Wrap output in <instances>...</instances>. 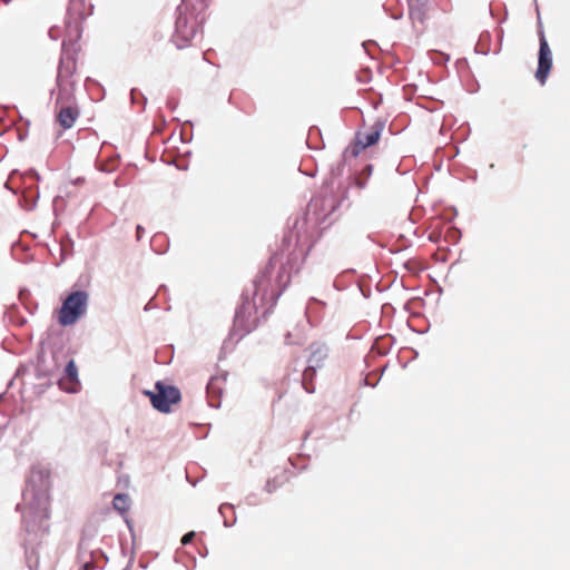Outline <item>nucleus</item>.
I'll return each instance as SVG.
<instances>
[{
	"mask_svg": "<svg viewBox=\"0 0 570 570\" xmlns=\"http://www.w3.org/2000/svg\"><path fill=\"white\" fill-rule=\"evenodd\" d=\"M57 383L62 391L76 393L79 386L78 370L73 360H69L63 370V375L57 374Z\"/></svg>",
	"mask_w": 570,
	"mask_h": 570,
	"instance_id": "obj_11",
	"label": "nucleus"
},
{
	"mask_svg": "<svg viewBox=\"0 0 570 570\" xmlns=\"http://www.w3.org/2000/svg\"><path fill=\"white\" fill-rule=\"evenodd\" d=\"M145 396L149 397L155 410L165 414L170 413L173 406L178 405L181 401L179 389L161 381L155 384L154 391H145Z\"/></svg>",
	"mask_w": 570,
	"mask_h": 570,
	"instance_id": "obj_6",
	"label": "nucleus"
},
{
	"mask_svg": "<svg viewBox=\"0 0 570 570\" xmlns=\"http://www.w3.org/2000/svg\"><path fill=\"white\" fill-rule=\"evenodd\" d=\"M311 356L308 358V366L303 373V387L307 393H314V387L308 385L307 380L315 375V368L323 366L324 361L327 358L328 350L324 344L313 343L309 346Z\"/></svg>",
	"mask_w": 570,
	"mask_h": 570,
	"instance_id": "obj_8",
	"label": "nucleus"
},
{
	"mask_svg": "<svg viewBox=\"0 0 570 570\" xmlns=\"http://www.w3.org/2000/svg\"><path fill=\"white\" fill-rule=\"evenodd\" d=\"M191 7L189 1L184 0L178 8L176 29L173 36L174 42L178 48H185L190 43L203 22V19L190 12Z\"/></svg>",
	"mask_w": 570,
	"mask_h": 570,
	"instance_id": "obj_5",
	"label": "nucleus"
},
{
	"mask_svg": "<svg viewBox=\"0 0 570 570\" xmlns=\"http://www.w3.org/2000/svg\"><path fill=\"white\" fill-rule=\"evenodd\" d=\"M313 380H314V376H313V377H309V379L307 380V383H308L309 387H311V386H313V387L315 389V385H314Z\"/></svg>",
	"mask_w": 570,
	"mask_h": 570,
	"instance_id": "obj_23",
	"label": "nucleus"
},
{
	"mask_svg": "<svg viewBox=\"0 0 570 570\" xmlns=\"http://www.w3.org/2000/svg\"><path fill=\"white\" fill-rule=\"evenodd\" d=\"M194 537H195V532H193V531H190V532L186 533V534L181 538V543H183L184 546H186V544L190 543V542L193 541Z\"/></svg>",
	"mask_w": 570,
	"mask_h": 570,
	"instance_id": "obj_18",
	"label": "nucleus"
},
{
	"mask_svg": "<svg viewBox=\"0 0 570 570\" xmlns=\"http://www.w3.org/2000/svg\"><path fill=\"white\" fill-rule=\"evenodd\" d=\"M89 556L90 558L86 559L83 543H80V558L82 560L80 570H95L98 556L104 557L102 552L100 551H90Z\"/></svg>",
	"mask_w": 570,
	"mask_h": 570,
	"instance_id": "obj_13",
	"label": "nucleus"
},
{
	"mask_svg": "<svg viewBox=\"0 0 570 570\" xmlns=\"http://www.w3.org/2000/svg\"><path fill=\"white\" fill-rule=\"evenodd\" d=\"M97 166H98V169L100 171H104V173H111L115 170V165H114V161H111V164H106L104 161H98L97 163Z\"/></svg>",
	"mask_w": 570,
	"mask_h": 570,
	"instance_id": "obj_15",
	"label": "nucleus"
},
{
	"mask_svg": "<svg viewBox=\"0 0 570 570\" xmlns=\"http://www.w3.org/2000/svg\"><path fill=\"white\" fill-rule=\"evenodd\" d=\"M382 130L383 124L376 122L370 128L368 131L358 132L353 146V155L357 156L365 148L375 145L381 137Z\"/></svg>",
	"mask_w": 570,
	"mask_h": 570,
	"instance_id": "obj_10",
	"label": "nucleus"
},
{
	"mask_svg": "<svg viewBox=\"0 0 570 570\" xmlns=\"http://www.w3.org/2000/svg\"><path fill=\"white\" fill-rule=\"evenodd\" d=\"M217 382H218V380H217V379H213V380H210V382L208 383V386H207L208 392H214V391H215V387H216V383H217Z\"/></svg>",
	"mask_w": 570,
	"mask_h": 570,
	"instance_id": "obj_20",
	"label": "nucleus"
},
{
	"mask_svg": "<svg viewBox=\"0 0 570 570\" xmlns=\"http://www.w3.org/2000/svg\"><path fill=\"white\" fill-rule=\"evenodd\" d=\"M246 308V306H242V309L237 313V317L239 316V314Z\"/></svg>",
	"mask_w": 570,
	"mask_h": 570,
	"instance_id": "obj_24",
	"label": "nucleus"
},
{
	"mask_svg": "<svg viewBox=\"0 0 570 570\" xmlns=\"http://www.w3.org/2000/svg\"><path fill=\"white\" fill-rule=\"evenodd\" d=\"M59 371V365L56 361L55 355L50 356V360L43 354L40 353L38 355V361L36 365V373L38 379H48L51 384V380L57 377V373Z\"/></svg>",
	"mask_w": 570,
	"mask_h": 570,
	"instance_id": "obj_12",
	"label": "nucleus"
},
{
	"mask_svg": "<svg viewBox=\"0 0 570 570\" xmlns=\"http://www.w3.org/2000/svg\"><path fill=\"white\" fill-rule=\"evenodd\" d=\"M279 484L281 483L277 482L276 479L268 480L267 483H266L265 489H266L267 492L272 493V492L276 491V489L279 487Z\"/></svg>",
	"mask_w": 570,
	"mask_h": 570,
	"instance_id": "obj_16",
	"label": "nucleus"
},
{
	"mask_svg": "<svg viewBox=\"0 0 570 570\" xmlns=\"http://www.w3.org/2000/svg\"><path fill=\"white\" fill-rule=\"evenodd\" d=\"M539 41L540 47L535 78L541 85H544L552 68V52L542 30L539 31Z\"/></svg>",
	"mask_w": 570,
	"mask_h": 570,
	"instance_id": "obj_9",
	"label": "nucleus"
},
{
	"mask_svg": "<svg viewBox=\"0 0 570 570\" xmlns=\"http://www.w3.org/2000/svg\"><path fill=\"white\" fill-rule=\"evenodd\" d=\"M94 6L90 0H70L67 10L66 21V37L62 40V45L66 41L67 56H73V52L69 49V45L78 40L81 36L80 20L92 14ZM63 48L61 49V55Z\"/></svg>",
	"mask_w": 570,
	"mask_h": 570,
	"instance_id": "obj_3",
	"label": "nucleus"
},
{
	"mask_svg": "<svg viewBox=\"0 0 570 570\" xmlns=\"http://www.w3.org/2000/svg\"><path fill=\"white\" fill-rule=\"evenodd\" d=\"M88 294L85 291H76L67 296L60 309L58 321L62 326L75 324L87 311Z\"/></svg>",
	"mask_w": 570,
	"mask_h": 570,
	"instance_id": "obj_7",
	"label": "nucleus"
},
{
	"mask_svg": "<svg viewBox=\"0 0 570 570\" xmlns=\"http://www.w3.org/2000/svg\"><path fill=\"white\" fill-rule=\"evenodd\" d=\"M112 505L115 510L119 512H125L129 508V497L124 493H118L114 497Z\"/></svg>",
	"mask_w": 570,
	"mask_h": 570,
	"instance_id": "obj_14",
	"label": "nucleus"
},
{
	"mask_svg": "<svg viewBox=\"0 0 570 570\" xmlns=\"http://www.w3.org/2000/svg\"><path fill=\"white\" fill-rule=\"evenodd\" d=\"M76 69V60L75 57L67 56L66 51V42L63 43V53L60 58V63L58 67L57 75V98H56V108L57 111V120L59 125L69 129L73 126L75 121L79 117V109L73 104V95H72V86L71 81L72 73Z\"/></svg>",
	"mask_w": 570,
	"mask_h": 570,
	"instance_id": "obj_2",
	"label": "nucleus"
},
{
	"mask_svg": "<svg viewBox=\"0 0 570 570\" xmlns=\"http://www.w3.org/2000/svg\"><path fill=\"white\" fill-rule=\"evenodd\" d=\"M278 263V255L275 254L271 257L268 264L266 267L257 275V277L254 281L255 286V293L254 295H258L262 293V298L265 299L266 296L269 295L272 299H277L278 296L282 294V292L286 288V286L289 283L291 276L285 271V267L283 266L281 272L278 273L276 277V286L277 288H272L271 283V276L272 272L274 271L276 264Z\"/></svg>",
	"mask_w": 570,
	"mask_h": 570,
	"instance_id": "obj_4",
	"label": "nucleus"
},
{
	"mask_svg": "<svg viewBox=\"0 0 570 570\" xmlns=\"http://www.w3.org/2000/svg\"><path fill=\"white\" fill-rule=\"evenodd\" d=\"M365 169H366V170L368 171V174H370V173H371V170H372V166H367Z\"/></svg>",
	"mask_w": 570,
	"mask_h": 570,
	"instance_id": "obj_26",
	"label": "nucleus"
},
{
	"mask_svg": "<svg viewBox=\"0 0 570 570\" xmlns=\"http://www.w3.org/2000/svg\"><path fill=\"white\" fill-rule=\"evenodd\" d=\"M428 0H409V7L411 9L415 8L419 9L421 6H423Z\"/></svg>",
	"mask_w": 570,
	"mask_h": 570,
	"instance_id": "obj_17",
	"label": "nucleus"
},
{
	"mask_svg": "<svg viewBox=\"0 0 570 570\" xmlns=\"http://www.w3.org/2000/svg\"><path fill=\"white\" fill-rule=\"evenodd\" d=\"M137 94H138V90L136 88H132L131 91H130V97H131V102L132 104L138 102Z\"/></svg>",
	"mask_w": 570,
	"mask_h": 570,
	"instance_id": "obj_21",
	"label": "nucleus"
},
{
	"mask_svg": "<svg viewBox=\"0 0 570 570\" xmlns=\"http://www.w3.org/2000/svg\"><path fill=\"white\" fill-rule=\"evenodd\" d=\"M357 185H358V187H360V188H363V187H364V184H363V183H361V181H357Z\"/></svg>",
	"mask_w": 570,
	"mask_h": 570,
	"instance_id": "obj_25",
	"label": "nucleus"
},
{
	"mask_svg": "<svg viewBox=\"0 0 570 570\" xmlns=\"http://www.w3.org/2000/svg\"><path fill=\"white\" fill-rule=\"evenodd\" d=\"M49 37L53 40L58 39V28L57 27H52L49 29Z\"/></svg>",
	"mask_w": 570,
	"mask_h": 570,
	"instance_id": "obj_19",
	"label": "nucleus"
},
{
	"mask_svg": "<svg viewBox=\"0 0 570 570\" xmlns=\"http://www.w3.org/2000/svg\"><path fill=\"white\" fill-rule=\"evenodd\" d=\"M2 1H3V3L8 4V3H10L12 0H2Z\"/></svg>",
	"mask_w": 570,
	"mask_h": 570,
	"instance_id": "obj_27",
	"label": "nucleus"
},
{
	"mask_svg": "<svg viewBox=\"0 0 570 570\" xmlns=\"http://www.w3.org/2000/svg\"><path fill=\"white\" fill-rule=\"evenodd\" d=\"M142 227L140 225H137V239H140V233Z\"/></svg>",
	"mask_w": 570,
	"mask_h": 570,
	"instance_id": "obj_22",
	"label": "nucleus"
},
{
	"mask_svg": "<svg viewBox=\"0 0 570 570\" xmlns=\"http://www.w3.org/2000/svg\"><path fill=\"white\" fill-rule=\"evenodd\" d=\"M49 488L50 473L46 468L33 465L27 476L26 489L22 492V521L27 531V541L33 544L37 539L49 530Z\"/></svg>",
	"mask_w": 570,
	"mask_h": 570,
	"instance_id": "obj_1",
	"label": "nucleus"
}]
</instances>
